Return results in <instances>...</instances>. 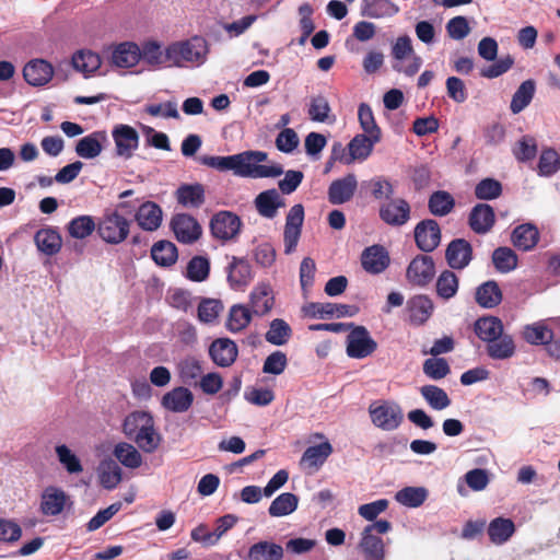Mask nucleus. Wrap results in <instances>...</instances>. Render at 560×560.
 <instances>
[{"label": "nucleus", "instance_id": "f257e3e1", "mask_svg": "<svg viewBox=\"0 0 560 560\" xmlns=\"http://www.w3.org/2000/svg\"><path fill=\"white\" fill-rule=\"evenodd\" d=\"M267 159L268 154L264 151L248 150L228 156L205 155L199 158V162L220 172L233 171L240 177L275 178L282 175L283 168L279 164H259Z\"/></svg>", "mask_w": 560, "mask_h": 560}, {"label": "nucleus", "instance_id": "f03ea898", "mask_svg": "<svg viewBox=\"0 0 560 560\" xmlns=\"http://www.w3.org/2000/svg\"><path fill=\"white\" fill-rule=\"evenodd\" d=\"M130 224L117 210L106 209L97 222V234L105 243L118 245L128 237Z\"/></svg>", "mask_w": 560, "mask_h": 560}, {"label": "nucleus", "instance_id": "7ed1b4c3", "mask_svg": "<svg viewBox=\"0 0 560 560\" xmlns=\"http://www.w3.org/2000/svg\"><path fill=\"white\" fill-rule=\"evenodd\" d=\"M208 54V44L205 38L195 36L186 42L175 43L166 48V57L174 66L180 67L183 62H205Z\"/></svg>", "mask_w": 560, "mask_h": 560}, {"label": "nucleus", "instance_id": "20e7f679", "mask_svg": "<svg viewBox=\"0 0 560 560\" xmlns=\"http://www.w3.org/2000/svg\"><path fill=\"white\" fill-rule=\"evenodd\" d=\"M241 218L228 210H221L212 215L209 228L213 238L228 243L236 240L242 229Z\"/></svg>", "mask_w": 560, "mask_h": 560}, {"label": "nucleus", "instance_id": "39448f33", "mask_svg": "<svg viewBox=\"0 0 560 560\" xmlns=\"http://www.w3.org/2000/svg\"><path fill=\"white\" fill-rule=\"evenodd\" d=\"M369 413L372 423L384 431L396 430L404 420L401 408L395 402L385 400L372 402Z\"/></svg>", "mask_w": 560, "mask_h": 560}, {"label": "nucleus", "instance_id": "423d86ee", "mask_svg": "<svg viewBox=\"0 0 560 560\" xmlns=\"http://www.w3.org/2000/svg\"><path fill=\"white\" fill-rule=\"evenodd\" d=\"M351 331L347 336L346 352L349 358L364 359L371 355L377 349V342L371 337L364 326L353 324Z\"/></svg>", "mask_w": 560, "mask_h": 560}, {"label": "nucleus", "instance_id": "0eeeda50", "mask_svg": "<svg viewBox=\"0 0 560 560\" xmlns=\"http://www.w3.org/2000/svg\"><path fill=\"white\" fill-rule=\"evenodd\" d=\"M378 215L387 225L399 228L410 220L411 207L406 199L392 197L381 203Z\"/></svg>", "mask_w": 560, "mask_h": 560}, {"label": "nucleus", "instance_id": "6e6552de", "mask_svg": "<svg viewBox=\"0 0 560 560\" xmlns=\"http://www.w3.org/2000/svg\"><path fill=\"white\" fill-rule=\"evenodd\" d=\"M304 222V207L294 205L288 212L283 232L284 253L292 254L298 246Z\"/></svg>", "mask_w": 560, "mask_h": 560}, {"label": "nucleus", "instance_id": "1a4fd4ad", "mask_svg": "<svg viewBox=\"0 0 560 560\" xmlns=\"http://www.w3.org/2000/svg\"><path fill=\"white\" fill-rule=\"evenodd\" d=\"M435 276V265L431 256L417 255L409 264L406 278L416 287H427Z\"/></svg>", "mask_w": 560, "mask_h": 560}, {"label": "nucleus", "instance_id": "9d476101", "mask_svg": "<svg viewBox=\"0 0 560 560\" xmlns=\"http://www.w3.org/2000/svg\"><path fill=\"white\" fill-rule=\"evenodd\" d=\"M72 501L66 491L56 486L46 487L40 494L39 510L43 515L57 516L63 512L67 506H71Z\"/></svg>", "mask_w": 560, "mask_h": 560}, {"label": "nucleus", "instance_id": "9b49d317", "mask_svg": "<svg viewBox=\"0 0 560 560\" xmlns=\"http://www.w3.org/2000/svg\"><path fill=\"white\" fill-rule=\"evenodd\" d=\"M441 236V228L433 219L422 220L415 228L416 245L424 253H431L438 248Z\"/></svg>", "mask_w": 560, "mask_h": 560}, {"label": "nucleus", "instance_id": "f8f14e48", "mask_svg": "<svg viewBox=\"0 0 560 560\" xmlns=\"http://www.w3.org/2000/svg\"><path fill=\"white\" fill-rule=\"evenodd\" d=\"M171 229L176 240L183 244H192L199 240L202 230L198 221L190 214L177 213L171 220Z\"/></svg>", "mask_w": 560, "mask_h": 560}, {"label": "nucleus", "instance_id": "ddd939ff", "mask_svg": "<svg viewBox=\"0 0 560 560\" xmlns=\"http://www.w3.org/2000/svg\"><path fill=\"white\" fill-rule=\"evenodd\" d=\"M112 136L116 147V154L126 160L130 159L139 145L138 131L129 125L119 124L114 127Z\"/></svg>", "mask_w": 560, "mask_h": 560}, {"label": "nucleus", "instance_id": "4468645a", "mask_svg": "<svg viewBox=\"0 0 560 560\" xmlns=\"http://www.w3.org/2000/svg\"><path fill=\"white\" fill-rule=\"evenodd\" d=\"M474 258L471 244L465 238L451 241L445 249V259L453 270L465 269Z\"/></svg>", "mask_w": 560, "mask_h": 560}, {"label": "nucleus", "instance_id": "2eb2a0df", "mask_svg": "<svg viewBox=\"0 0 560 560\" xmlns=\"http://www.w3.org/2000/svg\"><path fill=\"white\" fill-rule=\"evenodd\" d=\"M358 180L354 174L350 173L342 178L331 182L328 187V200L331 205H342L350 201L357 190Z\"/></svg>", "mask_w": 560, "mask_h": 560}, {"label": "nucleus", "instance_id": "dca6fc26", "mask_svg": "<svg viewBox=\"0 0 560 560\" xmlns=\"http://www.w3.org/2000/svg\"><path fill=\"white\" fill-rule=\"evenodd\" d=\"M209 355L217 365L229 368L235 362L238 355V349L233 340L229 338H218L210 345Z\"/></svg>", "mask_w": 560, "mask_h": 560}, {"label": "nucleus", "instance_id": "f3484780", "mask_svg": "<svg viewBox=\"0 0 560 560\" xmlns=\"http://www.w3.org/2000/svg\"><path fill=\"white\" fill-rule=\"evenodd\" d=\"M54 75L51 63L44 59H33L23 68V78L32 86L47 84Z\"/></svg>", "mask_w": 560, "mask_h": 560}, {"label": "nucleus", "instance_id": "a211bd4d", "mask_svg": "<svg viewBox=\"0 0 560 560\" xmlns=\"http://www.w3.org/2000/svg\"><path fill=\"white\" fill-rule=\"evenodd\" d=\"M194 402V394L184 386H177L165 393L162 397L161 405L164 409L182 413L186 412Z\"/></svg>", "mask_w": 560, "mask_h": 560}, {"label": "nucleus", "instance_id": "6ab92c4d", "mask_svg": "<svg viewBox=\"0 0 560 560\" xmlns=\"http://www.w3.org/2000/svg\"><path fill=\"white\" fill-rule=\"evenodd\" d=\"M407 311L409 322L412 325L421 326L432 316L434 304L428 295L418 294L408 300Z\"/></svg>", "mask_w": 560, "mask_h": 560}, {"label": "nucleus", "instance_id": "aec40b11", "mask_svg": "<svg viewBox=\"0 0 560 560\" xmlns=\"http://www.w3.org/2000/svg\"><path fill=\"white\" fill-rule=\"evenodd\" d=\"M495 222V214L493 208L488 203L476 205L468 218L470 229L477 234L488 233Z\"/></svg>", "mask_w": 560, "mask_h": 560}, {"label": "nucleus", "instance_id": "412c9836", "mask_svg": "<svg viewBox=\"0 0 560 560\" xmlns=\"http://www.w3.org/2000/svg\"><path fill=\"white\" fill-rule=\"evenodd\" d=\"M363 269L372 275L383 272L389 265V256L381 245L366 247L361 255Z\"/></svg>", "mask_w": 560, "mask_h": 560}, {"label": "nucleus", "instance_id": "4be33fe9", "mask_svg": "<svg viewBox=\"0 0 560 560\" xmlns=\"http://www.w3.org/2000/svg\"><path fill=\"white\" fill-rule=\"evenodd\" d=\"M253 280L252 266L245 258L233 256L228 268V281L232 289H244Z\"/></svg>", "mask_w": 560, "mask_h": 560}, {"label": "nucleus", "instance_id": "5701e85b", "mask_svg": "<svg viewBox=\"0 0 560 560\" xmlns=\"http://www.w3.org/2000/svg\"><path fill=\"white\" fill-rule=\"evenodd\" d=\"M334 448L328 440L313 446H308L300 459V465L303 468L319 469L327 458L332 454Z\"/></svg>", "mask_w": 560, "mask_h": 560}, {"label": "nucleus", "instance_id": "b1692460", "mask_svg": "<svg viewBox=\"0 0 560 560\" xmlns=\"http://www.w3.org/2000/svg\"><path fill=\"white\" fill-rule=\"evenodd\" d=\"M487 355L495 361H504L513 358L516 353V345L514 338L502 332L500 337L489 341L486 345Z\"/></svg>", "mask_w": 560, "mask_h": 560}, {"label": "nucleus", "instance_id": "393cba45", "mask_svg": "<svg viewBox=\"0 0 560 560\" xmlns=\"http://www.w3.org/2000/svg\"><path fill=\"white\" fill-rule=\"evenodd\" d=\"M108 140L104 130L94 131L81 138L75 144V153L82 159H95L103 150V143Z\"/></svg>", "mask_w": 560, "mask_h": 560}, {"label": "nucleus", "instance_id": "a878e982", "mask_svg": "<svg viewBox=\"0 0 560 560\" xmlns=\"http://www.w3.org/2000/svg\"><path fill=\"white\" fill-rule=\"evenodd\" d=\"M253 313L262 316L271 311L275 304L273 291L269 283H258L249 295Z\"/></svg>", "mask_w": 560, "mask_h": 560}, {"label": "nucleus", "instance_id": "bb28decb", "mask_svg": "<svg viewBox=\"0 0 560 560\" xmlns=\"http://www.w3.org/2000/svg\"><path fill=\"white\" fill-rule=\"evenodd\" d=\"M284 206V200L280 197L278 190L275 188L261 191L255 198V207L258 213L264 218H275L277 215L278 209Z\"/></svg>", "mask_w": 560, "mask_h": 560}, {"label": "nucleus", "instance_id": "cd10ccee", "mask_svg": "<svg viewBox=\"0 0 560 560\" xmlns=\"http://www.w3.org/2000/svg\"><path fill=\"white\" fill-rule=\"evenodd\" d=\"M139 226L145 231H155L162 223V209L152 201L142 203L136 212Z\"/></svg>", "mask_w": 560, "mask_h": 560}, {"label": "nucleus", "instance_id": "c85d7f7f", "mask_svg": "<svg viewBox=\"0 0 560 560\" xmlns=\"http://www.w3.org/2000/svg\"><path fill=\"white\" fill-rule=\"evenodd\" d=\"M503 299L502 291L494 280H488L477 287L475 293L476 303L483 308L498 306Z\"/></svg>", "mask_w": 560, "mask_h": 560}, {"label": "nucleus", "instance_id": "c756f323", "mask_svg": "<svg viewBox=\"0 0 560 560\" xmlns=\"http://www.w3.org/2000/svg\"><path fill=\"white\" fill-rule=\"evenodd\" d=\"M380 141L381 140H374L372 136L364 133L353 137L348 144L349 155L348 159H346V164H350L354 160H366L371 155L373 147Z\"/></svg>", "mask_w": 560, "mask_h": 560}, {"label": "nucleus", "instance_id": "7c9ffc66", "mask_svg": "<svg viewBox=\"0 0 560 560\" xmlns=\"http://www.w3.org/2000/svg\"><path fill=\"white\" fill-rule=\"evenodd\" d=\"M141 59L140 47L130 42L121 43L114 49L112 61L119 68H131Z\"/></svg>", "mask_w": 560, "mask_h": 560}, {"label": "nucleus", "instance_id": "2f4dec72", "mask_svg": "<svg viewBox=\"0 0 560 560\" xmlns=\"http://www.w3.org/2000/svg\"><path fill=\"white\" fill-rule=\"evenodd\" d=\"M474 331L486 345L504 332L502 320L495 316H483L474 324Z\"/></svg>", "mask_w": 560, "mask_h": 560}, {"label": "nucleus", "instance_id": "473e14b6", "mask_svg": "<svg viewBox=\"0 0 560 560\" xmlns=\"http://www.w3.org/2000/svg\"><path fill=\"white\" fill-rule=\"evenodd\" d=\"M399 12V8L390 0H363L361 15L371 19L390 18Z\"/></svg>", "mask_w": 560, "mask_h": 560}, {"label": "nucleus", "instance_id": "72a5a7b5", "mask_svg": "<svg viewBox=\"0 0 560 560\" xmlns=\"http://www.w3.org/2000/svg\"><path fill=\"white\" fill-rule=\"evenodd\" d=\"M487 532L492 544L503 545L515 533V524L511 518L495 517L489 523Z\"/></svg>", "mask_w": 560, "mask_h": 560}, {"label": "nucleus", "instance_id": "f704fd0d", "mask_svg": "<svg viewBox=\"0 0 560 560\" xmlns=\"http://www.w3.org/2000/svg\"><path fill=\"white\" fill-rule=\"evenodd\" d=\"M511 240L518 249L530 250L539 241V232L534 224L524 223L513 230Z\"/></svg>", "mask_w": 560, "mask_h": 560}, {"label": "nucleus", "instance_id": "c9c22d12", "mask_svg": "<svg viewBox=\"0 0 560 560\" xmlns=\"http://www.w3.org/2000/svg\"><path fill=\"white\" fill-rule=\"evenodd\" d=\"M178 376L185 385L195 386L203 375L202 363L194 357L183 359L178 365Z\"/></svg>", "mask_w": 560, "mask_h": 560}, {"label": "nucleus", "instance_id": "e433bc0d", "mask_svg": "<svg viewBox=\"0 0 560 560\" xmlns=\"http://www.w3.org/2000/svg\"><path fill=\"white\" fill-rule=\"evenodd\" d=\"M178 203L184 207L199 208L205 202V188L201 184H185L176 190Z\"/></svg>", "mask_w": 560, "mask_h": 560}, {"label": "nucleus", "instance_id": "4c0bfd02", "mask_svg": "<svg viewBox=\"0 0 560 560\" xmlns=\"http://www.w3.org/2000/svg\"><path fill=\"white\" fill-rule=\"evenodd\" d=\"M359 547L366 560H385V545L377 535L363 530Z\"/></svg>", "mask_w": 560, "mask_h": 560}, {"label": "nucleus", "instance_id": "58836bf2", "mask_svg": "<svg viewBox=\"0 0 560 560\" xmlns=\"http://www.w3.org/2000/svg\"><path fill=\"white\" fill-rule=\"evenodd\" d=\"M34 241L38 250L48 256L57 254L62 244L61 236L52 229L38 230L34 236Z\"/></svg>", "mask_w": 560, "mask_h": 560}, {"label": "nucleus", "instance_id": "ea45409f", "mask_svg": "<svg viewBox=\"0 0 560 560\" xmlns=\"http://www.w3.org/2000/svg\"><path fill=\"white\" fill-rule=\"evenodd\" d=\"M283 548L270 541H258L250 546L247 559L248 560H282Z\"/></svg>", "mask_w": 560, "mask_h": 560}, {"label": "nucleus", "instance_id": "a19ab883", "mask_svg": "<svg viewBox=\"0 0 560 560\" xmlns=\"http://www.w3.org/2000/svg\"><path fill=\"white\" fill-rule=\"evenodd\" d=\"M151 257L156 265L170 267L176 262L178 253L172 242L159 241L151 248Z\"/></svg>", "mask_w": 560, "mask_h": 560}, {"label": "nucleus", "instance_id": "79ce46f5", "mask_svg": "<svg viewBox=\"0 0 560 560\" xmlns=\"http://www.w3.org/2000/svg\"><path fill=\"white\" fill-rule=\"evenodd\" d=\"M420 394L427 404L434 410H443L452 404L447 393L436 385H423L420 387Z\"/></svg>", "mask_w": 560, "mask_h": 560}, {"label": "nucleus", "instance_id": "37998d69", "mask_svg": "<svg viewBox=\"0 0 560 560\" xmlns=\"http://www.w3.org/2000/svg\"><path fill=\"white\" fill-rule=\"evenodd\" d=\"M459 279L453 270H444L436 279V295L443 300L454 298L458 291Z\"/></svg>", "mask_w": 560, "mask_h": 560}, {"label": "nucleus", "instance_id": "c03bdc74", "mask_svg": "<svg viewBox=\"0 0 560 560\" xmlns=\"http://www.w3.org/2000/svg\"><path fill=\"white\" fill-rule=\"evenodd\" d=\"M535 94V82L534 80H526L521 83L515 93L512 96L510 109L513 114L521 113L527 107Z\"/></svg>", "mask_w": 560, "mask_h": 560}, {"label": "nucleus", "instance_id": "a18cd8bd", "mask_svg": "<svg viewBox=\"0 0 560 560\" xmlns=\"http://www.w3.org/2000/svg\"><path fill=\"white\" fill-rule=\"evenodd\" d=\"M97 231V223L91 215H79L73 218L67 225L69 235L77 240H83Z\"/></svg>", "mask_w": 560, "mask_h": 560}, {"label": "nucleus", "instance_id": "49530a36", "mask_svg": "<svg viewBox=\"0 0 560 560\" xmlns=\"http://www.w3.org/2000/svg\"><path fill=\"white\" fill-rule=\"evenodd\" d=\"M113 454L116 457V459L127 468L135 469L140 467L142 464L141 454L137 451V448L133 445L129 443H118L115 446Z\"/></svg>", "mask_w": 560, "mask_h": 560}, {"label": "nucleus", "instance_id": "de8ad7c7", "mask_svg": "<svg viewBox=\"0 0 560 560\" xmlns=\"http://www.w3.org/2000/svg\"><path fill=\"white\" fill-rule=\"evenodd\" d=\"M299 498L291 492L278 495L270 504L268 512L273 517L285 516L298 509Z\"/></svg>", "mask_w": 560, "mask_h": 560}, {"label": "nucleus", "instance_id": "09e8293b", "mask_svg": "<svg viewBox=\"0 0 560 560\" xmlns=\"http://www.w3.org/2000/svg\"><path fill=\"white\" fill-rule=\"evenodd\" d=\"M150 423H153V418L150 413L145 411H133L126 417L122 430L129 439H133L143 429H147L145 427Z\"/></svg>", "mask_w": 560, "mask_h": 560}, {"label": "nucleus", "instance_id": "8fccbe9b", "mask_svg": "<svg viewBox=\"0 0 560 560\" xmlns=\"http://www.w3.org/2000/svg\"><path fill=\"white\" fill-rule=\"evenodd\" d=\"M455 206V200L452 195L444 190L434 191L428 201L430 212L438 217L448 214Z\"/></svg>", "mask_w": 560, "mask_h": 560}, {"label": "nucleus", "instance_id": "3c124183", "mask_svg": "<svg viewBox=\"0 0 560 560\" xmlns=\"http://www.w3.org/2000/svg\"><path fill=\"white\" fill-rule=\"evenodd\" d=\"M517 255L510 247L501 246L493 250L492 262L497 271L508 273L517 267Z\"/></svg>", "mask_w": 560, "mask_h": 560}, {"label": "nucleus", "instance_id": "603ef678", "mask_svg": "<svg viewBox=\"0 0 560 560\" xmlns=\"http://www.w3.org/2000/svg\"><path fill=\"white\" fill-rule=\"evenodd\" d=\"M101 63V57L91 50H80L72 57L73 68L85 75L96 71Z\"/></svg>", "mask_w": 560, "mask_h": 560}, {"label": "nucleus", "instance_id": "864d4df0", "mask_svg": "<svg viewBox=\"0 0 560 560\" xmlns=\"http://www.w3.org/2000/svg\"><path fill=\"white\" fill-rule=\"evenodd\" d=\"M428 498L423 487H405L395 494V500L408 508H419Z\"/></svg>", "mask_w": 560, "mask_h": 560}, {"label": "nucleus", "instance_id": "5fc2aeb1", "mask_svg": "<svg viewBox=\"0 0 560 560\" xmlns=\"http://www.w3.org/2000/svg\"><path fill=\"white\" fill-rule=\"evenodd\" d=\"M292 336L290 325L281 318H276L270 323L269 330L266 332V340L273 346L285 345Z\"/></svg>", "mask_w": 560, "mask_h": 560}, {"label": "nucleus", "instance_id": "6e6d98bb", "mask_svg": "<svg viewBox=\"0 0 560 560\" xmlns=\"http://www.w3.org/2000/svg\"><path fill=\"white\" fill-rule=\"evenodd\" d=\"M358 118L364 135L372 136L374 140H381L382 131L377 126L373 110L366 103H361L358 108Z\"/></svg>", "mask_w": 560, "mask_h": 560}, {"label": "nucleus", "instance_id": "4d7b16f0", "mask_svg": "<svg viewBox=\"0 0 560 560\" xmlns=\"http://www.w3.org/2000/svg\"><path fill=\"white\" fill-rule=\"evenodd\" d=\"M121 468L114 460L103 462L100 466V482L107 489H115L121 481Z\"/></svg>", "mask_w": 560, "mask_h": 560}, {"label": "nucleus", "instance_id": "13d9d810", "mask_svg": "<svg viewBox=\"0 0 560 560\" xmlns=\"http://www.w3.org/2000/svg\"><path fill=\"white\" fill-rule=\"evenodd\" d=\"M252 320V312L244 305H233L229 313L226 328L232 332H238L246 328Z\"/></svg>", "mask_w": 560, "mask_h": 560}, {"label": "nucleus", "instance_id": "bf43d9fd", "mask_svg": "<svg viewBox=\"0 0 560 560\" xmlns=\"http://www.w3.org/2000/svg\"><path fill=\"white\" fill-rule=\"evenodd\" d=\"M523 336L530 345H548L553 338V332L542 324H534L525 327Z\"/></svg>", "mask_w": 560, "mask_h": 560}, {"label": "nucleus", "instance_id": "052dcab7", "mask_svg": "<svg viewBox=\"0 0 560 560\" xmlns=\"http://www.w3.org/2000/svg\"><path fill=\"white\" fill-rule=\"evenodd\" d=\"M210 262L203 256L192 257L186 268V277L195 282L205 281L209 277Z\"/></svg>", "mask_w": 560, "mask_h": 560}, {"label": "nucleus", "instance_id": "680f3d73", "mask_svg": "<svg viewBox=\"0 0 560 560\" xmlns=\"http://www.w3.org/2000/svg\"><path fill=\"white\" fill-rule=\"evenodd\" d=\"M422 370L425 376L438 381L446 377L451 373L448 362L444 358H430L423 362Z\"/></svg>", "mask_w": 560, "mask_h": 560}, {"label": "nucleus", "instance_id": "e2e57ef3", "mask_svg": "<svg viewBox=\"0 0 560 560\" xmlns=\"http://www.w3.org/2000/svg\"><path fill=\"white\" fill-rule=\"evenodd\" d=\"M502 194V184L494 178H483L475 187V196L480 200H492Z\"/></svg>", "mask_w": 560, "mask_h": 560}, {"label": "nucleus", "instance_id": "0e129e2a", "mask_svg": "<svg viewBox=\"0 0 560 560\" xmlns=\"http://www.w3.org/2000/svg\"><path fill=\"white\" fill-rule=\"evenodd\" d=\"M140 50L141 59L151 66L172 65L171 60L166 57V50L163 52L161 46L155 42L144 43Z\"/></svg>", "mask_w": 560, "mask_h": 560}, {"label": "nucleus", "instance_id": "69168bd1", "mask_svg": "<svg viewBox=\"0 0 560 560\" xmlns=\"http://www.w3.org/2000/svg\"><path fill=\"white\" fill-rule=\"evenodd\" d=\"M56 454L69 474H79L83 470L80 459L67 445L56 446Z\"/></svg>", "mask_w": 560, "mask_h": 560}, {"label": "nucleus", "instance_id": "338daca9", "mask_svg": "<svg viewBox=\"0 0 560 560\" xmlns=\"http://www.w3.org/2000/svg\"><path fill=\"white\" fill-rule=\"evenodd\" d=\"M222 310L223 304L220 300L205 299L198 306V318L203 323H212Z\"/></svg>", "mask_w": 560, "mask_h": 560}, {"label": "nucleus", "instance_id": "774afa93", "mask_svg": "<svg viewBox=\"0 0 560 560\" xmlns=\"http://www.w3.org/2000/svg\"><path fill=\"white\" fill-rule=\"evenodd\" d=\"M539 173L550 176L560 168V156L553 149L544 150L538 162Z\"/></svg>", "mask_w": 560, "mask_h": 560}]
</instances>
